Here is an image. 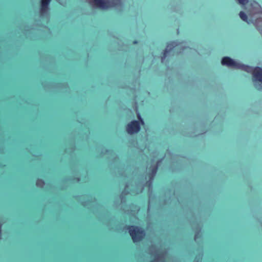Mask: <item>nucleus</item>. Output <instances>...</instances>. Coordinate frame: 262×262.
<instances>
[{
    "mask_svg": "<svg viewBox=\"0 0 262 262\" xmlns=\"http://www.w3.org/2000/svg\"><path fill=\"white\" fill-rule=\"evenodd\" d=\"M94 5L101 9H106L110 7V3L107 0H93Z\"/></svg>",
    "mask_w": 262,
    "mask_h": 262,
    "instance_id": "20e7f679",
    "label": "nucleus"
},
{
    "mask_svg": "<svg viewBox=\"0 0 262 262\" xmlns=\"http://www.w3.org/2000/svg\"><path fill=\"white\" fill-rule=\"evenodd\" d=\"M222 64L228 67H234L236 69L245 71L248 73H252L253 75V81H258L261 83L259 86H256V88L258 90L262 89V68L259 67H252L237 62L229 57H224L222 59Z\"/></svg>",
    "mask_w": 262,
    "mask_h": 262,
    "instance_id": "f257e3e1",
    "label": "nucleus"
},
{
    "mask_svg": "<svg viewBox=\"0 0 262 262\" xmlns=\"http://www.w3.org/2000/svg\"><path fill=\"white\" fill-rule=\"evenodd\" d=\"M12 133H14V132H12Z\"/></svg>",
    "mask_w": 262,
    "mask_h": 262,
    "instance_id": "ddd939ff",
    "label": "nucleus"
},
{
    "mask_svg": "<svg viewBox=\"0 0 262 262\" xmlns=\"http://www.w3.org/2000/svg\"><path fill=\"white\" fill-rule=\"evenodd\" d=\"M158 170V165H155L154 167L152 168L151 171L149 172L148 176L150 179L152 180L155 177L156 174L157 173Z\"/></svg>",
    "mask_w": 262,
    "mask_h": 262,
    "instance_id": "0eeeda50",
    "label": "nucleus"
},
{
    "mask_svg": "<svg viewBox=\"0 0 262 262\" xmlns=\"http://www.w3.org/2000/svg\"><path fill=\"white\" fill-rule=\"evenodd\" d=\"M129 135H134L135 134H137L139 132H126Z\"/></svg>",
    "mask_w": 262,
    "mask_h": 262,
    "instance_id": "9d476101",
    "label": "nucleus"
},
{
    "mask_svg": "<svg viewBox=\"0 0 262 262\" xmlns=\"http://www.w3.org/2000/svg\"><path fill=\"white\" fill-rule=\"evenodd\" d=\"M238 3L242 5H245L248 3V0H237Z\"/></svg>",
    "mask_w": 262,
    "mask_h": 262,
    "instance_id": "1a4fd4ad",
    "label": "nucleus"
},
{
    "mask_svg": "<svg viewBox=\"0 0 262 262\" xmlns=\"http://www.w3.org/2000/svg\"><path fill=\"white\" fill-rule=\"evenodd\" d=\"M239 15L240 18L243 20L248 23V17L245 12H244L243 11H241L239 13Z\"/></svg>",
    "mask_w": 262,
    "mask_h": 262,
    "instance_id": "6e6552de",
    "label": "nucleus"
},
{
    "mask_svg": "<svg viewBox=\"0 0 262 262\" xmlns=\"http://www.w3.org/2000/svg\"><path fill=\"white\" fill-rule=\"evenodd\" d=\"M134 43H137V41H134Z\"/></svg>",
    "mask_w": 262,
    "mask_h": 262,
    "instance_id": "f8f14e48",
    "label": "nucleus"
},
{
    "mask_svg": "<svg viewBox=\"0 0 262 262\" xmlns=\"http://www.w3.org/2000/svg\"><path fill=\"white\" fill-rule=\"evenodd\" d=\"M40 182L41 183H42V184H43V183H44L43 181L42 180H39V179H38V180H37V181L36 184H37V185H38V183H40Z\"/></svg>",
    "mask_w": 262,
    "mask_h": 262,
    "instance_id": "9b49d317",
    "label": "nucleus"
},
{
    "mask_svg": "<svg viewBox=\"0 0 262 262\" xmlns=\"http://www.w3.org/2000/svg\"><path fill=\"white\" fill-rule=\"evenodd\" d=\"M126 228L128 230L134 243H137L143 239L145 235V232L142 228L131 225L127 226Z\"/></svg>",
    "mask_w": 262,
    "mask_h": 262,
    "instance_id": "f03ea898",
    "label": "nucleus"
},
{
    "mask_svg": "<svg viewBox=\"0 0 262 262\" xmlns=\"http://www.w3.org/2000/svg\"><path fill=\"white\" fill-rule=\"evenodd\" d=\"M126 131H140V125L138 121L134 120L127 123Z\"/></svg>",
    "mask_w": 262,
    "mask_h": 262,
    "instance_id": "7ed1b4c3",
    "label": "nucleus"
},
{
    "mask_svg": "<svg viewBox=\"0 0 262 262\" xmlns=\"http://www.w3.org/2000/svg\"><path fill=\"white\" fill-rule=\"evenodd\" d=\"M51 0H41L40 12L41 13L46 12L48 10V6Z\"/></svg>",
    "mask_w": 262,
    "mask_h": 262,
    "instance_id": "423d86ee",
    "label": "nucleus"
},
{
    "mask_svg": "<svg viewBox=\"0 0 262 262\" xmlns=\"http://www.w3.org/2000/svg\"><path fill=\"white\" fill-rule=\"evenodd\" d=\"M177 46L176 42L175 41H171L168 42L167 45V48L164 50L163 53L162 54V56L161 57V60L163 61L167 56V54L172 50L174 48Z\"/></svg>",
    "mask_w": 262,
    "mask_h": 262,
    "instance_id": "39448f33",
    "label": "nucleus"
}]
</instances>
